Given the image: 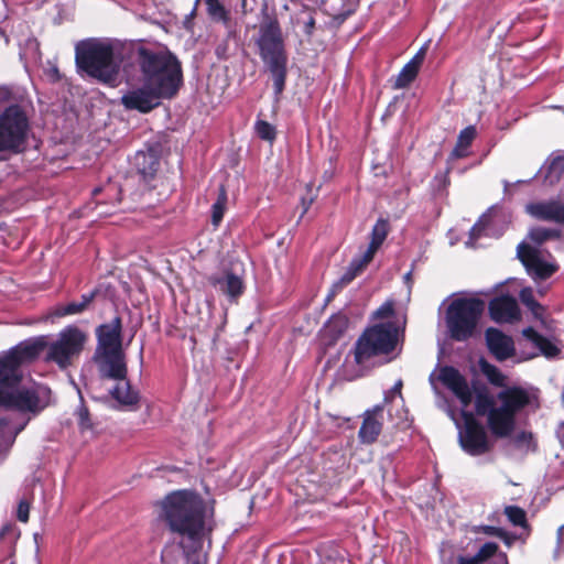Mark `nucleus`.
Returning <instances> with one entry per match:
<instances>
[{
  "mask_svg": "<svg viewBox=\"0 0 564 564\" xmlns=\"http://www.w3.org/2000/svg\"><path fill=\"white\" fill-rule=\"evenodd\" d=\"M206 506L203 498L191 490H176L162 501V518L173 533L186 536L194 550L202 546Z\"/></svg>",
  "mask_w": 564,
  "mask_h": 564,
  "instance_id": "nucleus-4",
  "label": "nucleus"
},
{
  "mask_svg": "<svg viewBox=\"0 0 564 564\" xmlns=\"http://www.w3.org/2000/svg\"><path fill=\"white\" fill-rule=\"evenodd\" d=\"M524 209L528 215L539 221L564 225V203L560 199L531 202Z\"/></svg>",
  "mask_w": 564,
  "mask_h": 564,
  "instance_id": "nucleus-18",
  "label": "nucleus"
},
{
  "mask_svg": "<svg viewBox=\"0 0 564 564\" xmlns=\"http://www.w3.org/2000/svg\"><path fill=\"white\" fill-rule=\"evenodd\" d=\"M481 532L487 535L496 536V538L505 535V530L502 528L494 527V525H482Z\"/></svg>",
  "mask_w": 564,
  "mask_h": 564,
  "instance_id": "nucleus-46",
  "label": "nucleus"
},
{
  "mask_svg": "<svg viewBox=\"0 0 564 564\" xmlns=\"http://www.w3.org/2000/svg\"><path fill=\"white\" fill-rule=\"evenodd\" d=\"M215 53L217 55L218 58L220 59H227L229 57V53H228V42L226 40H224L221 43H219L217 46H216V50H215Z\"/></svg>",
  "mask_w": 564,
  "mask_h": 564,
  "instance_id": "nucleus-47",
  "label": "nucleus"
},
{
  "mask_svg": "<svg viewBox=\"0 0 564 564\" xmlns=\"http://www.w3.org/2000/svg\"><path fill=\"white\" fill-rule=\"evenodd\" d=\"M499 546L495 542H486L476 553L477 558H479L480 563L487 561L491 556L498 553Z\"/></svg>",
  "mask_w": 564,
  "mask_h": 564,
  "instance_id": "nucleus-42",
  "label": "nucleus"
},
{
  "mask_svg": "<svg viewBox=\"0 0 564 564\" xmlns=\"http://www.w3.org/2000/svg\"><path fill=\"white\" fill-rule=\"evenodd\" d=\"M30 130L26 111L20 105H11L0 113V152H22Z\"/></svg>",
  "mask_w": 564,
  "mask_h": 564,
  "instance_id": "nucleus-9",
  "label": "nucleus"
},
{
  "mask_svg": "<svg viewBox=\"0 0 564 564\" xmlns=\"http://www.w3.org/2000/svg\"><path fill=\"white\" fill-rule=\"evenodd\" d=\"M451 155L453 158H464L467 155L466 148H464L463 145H458V143L456 142V145H455L454 150L452 151Z\"/></svg>",
  "mask_w": 564,
  "mask_h": 564,
  "instance_id": "nucleus-50",
  "label": "nucleus"
},
{
  "mask_svg": "<svg viewBox=\"0 0 564 564\" xmlns=\"http://www.w3.org/2000/svg\"><path fill=\"white\" fill-rule=\"evenodd\" d=\"M343 9L339 13L333 14L329 20V25L332 28H338L344 21L356 12L359 7L360 0H341Z\"/></svg>",
  "mask_w": 564,
  "mask_h": 564,
  "instance_id": "nucleus-35",
  "label": "nucleus"
},
{
  "mask_svg": "<svg viewBox=\"0 0 564 564\" xmlns=\"http://www.w3.org/2000/svg\"><path fill=\"white\" fill-rule=\"evenodd\" d=\"M259 55L273 78L275 95H281L288 77V53L283 37H257Z\"/></svg>",
  "mask_w": 564,
  "mask_h": 564,
  "instance_id": "nucleus-10",
  "label": "nucleus"
},
{
  "mask_svg": "<svg viewBox=\"0 0 564 564\" xmlns=\"http://www.w3.org/2000/svg\"><path fill=\"white\" fill-rule=\"evenodd\" d=\"M75 62L79 70L98 82L115 86L120 72L110 44L95 41L94 37L78 41L75 45Z\"/></svg>",
  "mask_w": 564,
  "mask_h": 564,
  "instance_id": "nucleus-5",
  "label": "nucleus"
},
{
  "mask_svg": "<svg viewBox=\"0 0 564 564\" xmlns=\"http://www.w3.org/2000/svg\"><path fill=\"white\" fill-rule=\"evenodd\" d=\"M254 129L261 140L272 143L276 139L275 127L265 120H257Z\"/></svg>",
  "mask_w": 564,
  "mask_h": 564,
  "instance_id": "nucleus-39",
  "label": "nucleus"
},
{
  "mask_svg": "<svg viewBox=\"0 0 564 564\" xmlns=\"http://www.w3.org/2000/svg\"><path fill=\"white\" fill-rule=\"evenodd\" d=\"M160 99H164L163 95L152 87H147V84L143 83L142 87L124 94L121 97V104L126 109L147 113L159 105Z\"/></svg>",
  "mask_w": 564,
  "mask_h": 564,
  "instance_id": "nucleus-15",
  "label": "nucleus"
},
{
  "mask_svg": "<svg viewBox=\"0 0 564 564\" xmlns=\"http://www.w3.org/2000/svg\"><path fill=\"white\" fill-rule=\"evenodd\" d=\"M160 153L154 147H148L145 150H139L130 162V171L121 186L108 184L105 187H96L93 191V197L97 205L107 204L106 199H98L102 193L110 199L112 205L121 203L126 196L132 202H138L145 193L155 187V180L160 169Z\"/></svg>",
  "mask_w": 564,
  "mask_h": 564,
  "instance_id": "nucleus-3",
  "label": "nucleus"
},
{
  "mask_svg": "<svg viewBox=\"0 0 564 564\" xmlns=\"http://www.w3.org/2000/svg\"><path fill=\"white\" fill-rule=\"evenodd\" d=\"M492 564H509L507 554L505 552H500Z\"/></svg>",
  "mask_w": 564,
  "mask_h": 564,
  "instance_id": "nucleus-52",
  "label": "nucleus"
},
{
  "mask_svg": "<svg viewBox=\"0 0 564 564\" xmlns=\"http://www.w3.org/2000/svg\"><path fill=\"white\" fill-rule=\"evenodd\" d=\"M365 269L359 267L355 261H350L346 272L340 276L339 280L333 283L327 294L326 301L330 302L346 285L352 282L358 275H360Z\"/></svg>",
  "mask_w": 564,
  "mask_h": 564,
  "instance_id": "nucleus-30",
  "label": "nucleus"
},
{
  "mask_svg": "<svg viewBox=\"0 0 564 564\" xmlns=\"http://www.w3.org/2000/svg\"><path fill=\"white\" fill-rule=\"evenodd\" d=\"M476 128L474 126H468L465 129H463L457 138L458 145H463L464 148H469L473 143L474 139L476 138Z\"/></svg>",
  "mask_w": 564,
  "mask_h": 564,
  "instance_id": "nucleus-41",
  "label": "nucleus"
},
{
  "mask_svg": "<svg viewBox=\"0 0 564 564\" xmlns=\"http://www.w3.org/2000/svg\"><path fill=\"white\" fill-rule=\"evenodd\" d=\"M202 0H195L193 9L185 17L184 28L187 32H193V20L197 15V9ZM206 6V13L208 18L217 23L227 24L230 21V12L226 9L220 0H203Z\"/></svg>",
  "mask_w": 564,
  "mask_h": 564,
  "instance_id": "nucleus-22",
  "label": "nucleus"
},
{
  "mask_svg": "<svg viewBox=\"0 0 564 564\" xmlns=\"http://www.w3.org/2000/svg\"><path fill=\"white\" fill-rule=\"evenodd\" d=\"M99 372L101 378L117 380L110 390L111 397L123 408L131 411L139 409L140 392L133 389L127 379L128 366L122 350L100 351Z\"/></svg>",
  "mask_w": 564,
  "mask_h": 564,
  "instance_id": "nucleus-8",
  "label": "nucleus"
},
{
  "mask_svg": "<svg viewBox=\"0 0 564 564\" xmlns=\"http://www.w3.org/2000/svg\"><path fill=\"white\" fill-rule=\"evenodd\" d=\"M122 318L115 316L96 328L97 351L122 350Z\"/></svg>",
  "mask_w": 564,
  "mask_h": 564,
  "instance_id": "nucleus-16",
  "label": "nucleus"
},
{
  "mask_svg": "<svg viewBox=\"0 0 564 564\" xmlns=\"http://www.w3.org/2000/svg\"><path fill=\"white\" fill-rule=\"evenodd\" d=\"M471 230H473V232H476V231H477V234H479V232H480V230H481V228H479V227H478V225L476 224V225H474V227H473V229H471Z\"/></svg>",
  "mask_w": 564,
  "mask_h": 564,
  "instance_id": "nucleus-57",
  "label": "nucleus"
},
{
  "mask_svg": "<svg viewBox=\"0 0 564 564\" xmlns=\"http://www.w3.org/2000/svg\"><path fill=\"white\" fill-rule=\"evenodd\" d=\"M458 564H480V561L476 554L474 556H459Z\"/></svg>",
  "mask_w": 564,
  "mask_h": 564,
  "instance_id": "nucleus-49",
  "label": "nucleus"
},
{
  "mask_svg": "<svg viewBox=\"0 0 564 564\" xmlns=\"http://www.w3.org/2000/svg\"><path fill=\"white\" fill-rule=\"evenodd\" d=\"M382 410L381 405H376L364 414L361 426L358 431V437L362 444H373L382 431Z\"/></svg>",
  "mask_w": 564,
  "mask_h": 564,
  "instance_id": "nucleus-23",
  "label": "nucleus"
},
{
  "mask_svg": "<svg viewBox=\"0 0 564 564\" xmlns=\"http://www.w3.org/2000/svg\"><path fill=\"white\" fill-rule=\"evenodd\" d=\"M132 46L147 87L154 88L163 98H173L183 84L180 59L164 45L153 46L140 40Z\"/></svg>",
  "mask_w": 564,
  "mask_h": 564,
  "instance_id": "nucleus-2",
  "label": "nucleus"
},
{
  "mask_svg": "<svg viewBox=\"0 0 564 564\" xmlns=\"http://www.w3.org/2000/svg\"><path fill=\"white\" fill-rule=\"evenodd\" d=\"M402 387H403V382L402 380H398L394 386L391 388L390 392H389V395H386L384 398V401L386 402H389L391 401V399L393 398V395L398 394L400 397H402Z\"/></svg>",
  "mask_w": 564,
  "mask_h": 564,
  "instance_id": "nucleus-48",
  "label": "nucleus"
},
{
  "mask_svg": "<svg viewBox=\"0 0 564 564\" xmlns=\"http://www.w3.org/2000/svg\"><path fill=\"white\" fill-rule=\"evenodd\" d=\"M349 318L346 314L338 312L333 314L322 329V336L326 345H335L347 332Z\"/></svg>",
  "mask_w": 564,
  "mask_h": 564,
  "instance_id": "nucleus-26",
  "label": "nucleus"
},
{
  "mask_svg": "<svg viewBox=\"0 0 564 564\" xmlns=\"http://www.w3.org/2000/svg\"><path fill=\"white\" fill-rule=\"evenodd\" d=\"M7 421L3 420V419H0V435L3 433L6 426H7Z\"/></svg>",
  "mask_w": 564,
  "mask_h": 564,
  "instance_id": "nucleus-55",
  "label": "nucleus"
},
{
  "mask_svg": "<svg viewBox=\"0 0 564 564\" xmlns=\"http://www.w3.org/2000/svg\"><path fill=\"white\" fill-rule=\"evenodd\" d=\"M429 43L430 41L424 44L416 53L415 55L409 61L411 64L415 65L416 67L421 68L424 59H425V55H426V51H427V47H429Z\"/></svg>",
  "mask_w": 564,
  "mask_h": 564,
  "instance_id": "nucleus-45",
  "label": "nucleus"
},
{
  "mask_svg": "<svg viewBox=\"0 0 564 564\" xmlns=\"http://www.w3.org/2000/svg\"><path fill=\"white\" fill-rule=\"evenodd\" d=\"M394 315L393 302L387 301L380 305L371 315L372 319L390 318Z\"/></svg>",
  "mask_w": 564,
  "mask_h": 564,
  "instance_id": "nucleus-43",
  "label": "nucleus"
},
{
  "mask_svg": "<svg viewBox=\"0 0 564 564\" xmlns=\"http://www.w3.org/2000/svg\"><path fill=\"white\" fill-rule=\"evenodd\" d=\"M207 280L212 286L219 288L230 301H237L245 291L242 279L230 271L226 272L224 276L210 275Z\"/></svg>",
  "mask_w": 564,
  "mask_h": 564,
  "instance_id": "nucleus-25",
  "label": "nucleus"
},
{
  "mask_svg": "<svg viewBox=\"0 0 564 564\" xmlns=\"http://www.w3.org/2000/svg\"><path fill=\"white\" fill-rule=\"evenodd\" d=\"M260 35H281V29L275 15L263 14L260 22Z\"/></svg>",
  "mask_w": 564,
  "mask_h": 564,
  "instance_id": "nucleus-37",
  "label": "nucleus"
},
{
  "mask_svg": "<svg viewBox=\"0 0 564 564\" xmlns=\"http://www.w3.org/2000/svg\"><path fill=\"white\" fill-rule=\"evenodd\" d=\"M0 406L7 410L31 413H39L43 409L40 405L39 393L34 389H18V387L0 390Z\"/></svg>",
  "mask_w": 564,
  "mask_h": 564,
  "instance_id": "nucleus-13",
  "label": "nucleus"
},
{
  "mask_svg": "<svg viewBox=\"0 0 564 564\" xmlns=\"http://www.w3.org/2000/svg\"><path fill=\"white\" fill-rule=\"evenodd\" d=\"M488 350L498 361H505L516 354L513 339L500 329L489 327L485 332Z\"/></svg>",
  "mask_w": 564,
  "mask_h": 564,
  "instance_id": "nucleus-19",
  "label": "nucleus"
},
{
  "mask_svg": "<svg viewBox=\"0 0 564 564\" xmlns=\"http://www.w3.org/2000/svg\"><path fill=\"white\" fill-rule=\"evenodd\" d=\"M398 345V328L391 322L368 326L357 338L351 354L359 367L368 366L372 359L391 355Z\"/></svg>",
  "mask_w": 564,
  "mask_h": 564,
  "instance_id": "nucleus-6",
  "label": "nucleus"
},
{
  "mask_svg": "<svg viewBox=\"0 0 564 564\" xmlns=\"http://www.w3.org/2000/svg\"><path fill=\"white\" fill-rule=\"evenodd\" d=\"M30 505L25 500H21L18 505L17 519L21 522L29 521Z\"/></svg>",
  "mask_w": 564,
  "mask_h": 564,
  "instance_id": "nucleus-44",
  "label": "nucleus"
},
{
  "mask_svg": "<svg viewBox=\"0 0 564 564\" xmlns=\"http://www.w3.org/2000/svg\"><path fill=\"white\" fill-rule=\"evenodd\" d=\"M529 437H531V433L521 432L520 434H518L517 441L522 443V442L527 441V438H529Z\"/></svg>",
  "mask_w": 564,
  "mask_h": 564,
  "instance_id": "nucleus-53",
  "label": "nucleus"
},
{
  "mask_svg": "<svg viewBox=\"0 0 564 564\" xmlns=\"http://www.w3.org/2000/svg\"><path fill=\"white\" fill-rule=\"evenodd\" d=\"M390 231V225L387 219L379 218L372 227L370 242L367 250L360 257L352 259L359 267L366 269L373 260L376 252L382 246Z\"/></svg>",
  "mask_w": 564,
  "mask_h": 564,
  "instance_id": "nucleus-21",
  "label": "nucleus"
},
{
  "mask_svg": "<svg viewBox=\"0 0 564 564\" xmlns=\"http://www.w3.org/2000/svg\"><path fill=\"white\" fill-rule=\"evenodd\" d=\"M437 379L463 406H468L474 399L476 414L487 416L490 432L500 438L511 435L516 429L517 415L534 399L525 388L518 384L507 386L495 398L487 383L473 379L469 384L467 378L454 366H442Z\"/></svg>",
  "mask_w": 564,
  "mask_h": 564,
  "instance_id": "nucleus-1",
  "label": "nucleus"
},
{
  "mask_svg": "<svg viewBox=\"0 0 564 564\" xmlns=\"http://www.w3.org/2000/svg\"><path fill=\"white\" fill-rule=\"evenodd\" d=\"M419 72V67L408 62L398 74L394 88L401 89L410 86V84L417 77Z\"/></svg>",
  "mask_w": 564,
  "mask_h": 564,
  "instance_id": "nucleus-33",
  "label": "nucleus"
},
{
  "mask_svg": "<svg viewBox=\"0 0 564 564\" xmlns=\"http://www.w3.org/2000/svg\"><path fill=\"white\" fill-rule=\"evenodd\" d=\"M240 12L242 15H247V0H240Z\"/></svg>",
  "mask_w": 564,
  "mask_h": 564,
  "instance_id": "nucleus-54",
  "label": "nucleus"
},
{
  "mask_svg": "<svg viewBox=\"0 0 564 564\" xmlns=\"http://www.w3.org/2000/svg\"><path fill=\"white\" fill-rule=\"evenodd\" d=\"M46 348V337L37 336L19 343L6 354L21 369L22 365L35 361Z\"/></svg>",
  "mask_w": 564,
  "mask_h": 564,
  "instance_id": "nucleus-17",
  "label": "nucleus"
},
{
  "mask_svg": "<svg viewBox=\"0 0 564 564\" xmlns=\"http://www.w3.org/2000/svg\"><path fill=\"white\" fill-rule=\"evenodd\" d=\"M481 373L486 377L488 383L502 390L508 386V376L505 375L497 366L490 364L486 358L478 360Z\"/></svg>",
  "mask_w": 564,
  "mask_h": 564,
  "instance_id": "nucleus-29",
  "label": "nucleus"
},
{
  "mask_svg": "<svg viewBox=\"0 0 564 564\" xmlns=\"http://www.w3.org/2000/svg\"><path fill=\"white\" fill-rule=\"evenodd\" d=\"M505 514L508 520L517 527L527 528L528 519L524 509L518 506H507L505 508Z\"/></svg>",
  "mask_w": 564,
  "mask_h": 564,
  "instance_id": "nucleus-36",
  "label": "nucleus"
},
{
  "mask_svg": "<svg viewBox=\"0 0 564 564\" xmlns=\"http://www.w3.org/2000/svg\"><path fill=\"white\" fill-rule=\"evenodd\" d=\"M227 204V192L224 186L219 187L216 202L212 205V224L218 227L223 221Z\"/></svg>",
  "mask_w": 564,
  "mask_h": 564,
  "instance_id": "nucleus-34",
  "label": "nucleus"
},
{
  "mask_svg": "<svg viewBox=\"0 0 564 564\" xmlns=\"http://www.w3.org/2000/svg\"><path fill=\"white\" fill-rule=\"evenodd\" d=\"M87 341V335L77 326H67L59 333L58 339L48 347L44 360L54 362L59 369L68 368L78 358Z\"/></svg>",
  "mask_w": 564,
  "mask_h": 564,
  "instance_id": "nucleus-11",
  "label": "nucleus"
},
{
  "mask_svg": "<svg viewBox=\"0 0 564 564\" xmlns=\"http://www.w3.org/2000/svg\"><path fill=\"white\" fill-rule=\"evenodd\" d=\"M21 369L9 358L7 354L0 356V390L17 388L22 381Z\"/></svg>",
  "mask_w": 564,
  "mask_h": 564,
  "instance_id": "nucleus-27",
  "label": "nucleus"
},
{
  "mask_svg": "<svg viewBox=\"0 0 564 564\" xmlns=\"http://www.w3.org/2000/svg\"><path fill=\"white\" fill-rule=\"evenodd\" d=\"M520 299L522 303L532 312L534 317L542 318L544 307L534 299L530 290H522L520 293Z\"/></svg>",
  "mask_w": 564,
  "mask_h": 564,
  "instance_id": "nucleus-38",
  "label": "nucleus"
},
{
  "mask_svg": "<svg viewBox=\"0 0 564 564\" xmlns=\"http://www.w3.org/2000/svg\"><path fill=\"white\" fill-rule=\"evenodd\" d=\"M562 238V230L557 228L533 227L528 232V239L533 243L541 246L549 240H558Z\"/></svg>",
  "mask_w": 564,
  "mask_h": 564,
  "instance_id": "nucleus-32",
  "label": "nucleus"
},
{
  "mask_svg": "<svg viewBox=\"0 0 564 564\" xmlns=\"http://www.w3.org/2000/svg\"><path fill=\"white\" fill-rule=\"evenodd\" d=\"M292 23L295 33L312 34L315 25L314 11L308 8L302 9L293 17Z\"/></svg>",
  "mask_w": 564,
  "mask_h": 564,
  "instance_id": "nucleus-31",
  "label": "nucleus"
},
{
  "mask_svg": "<svg viewBox=\"0 0 564 564\" xmlns=\"http://www.w3.org/2000/svg\"><path fill=\"white\" fill-rule=\"evenodd\" d=\"M302 203L304 205L303 214H305L308 210V207H310L312 202L310 200L308 203H306L305 199H303Z\"/></svg>",
  "mask_w": 564,
  "mask_h": 564,
  "instance_id": "nucleus-56",
  "label": "nucleus"
},
{
  "mask_svg": "<svg viewBox=\"0 0 564 564\" xmlns=\"http://www.w3.org/2000/svg\"><path fill=\"white\" fill-rule=\"evenodd\" d=\"M80 405L76 412L78 427L82 432L93 430L94 423L89 409L85 404L83 397H80Z\"/></svg>",
  "mask_w": 564,
  "mask_h": 564,
  "instance_id": "nucleus-40",
  "label": "nucleus"
},
{
  "mask_svg": "<svg viewBox=\"0 0 564 564\" xmlns=\"http://www.w3.org/2000/svg\"><path fill=\"white\" fill-rule=\"evenodd\" d=\"M517 257L529 272H533L539 279L551 278L556 267L542 260L539 250L527 242H520L517 247Z\"/></svg>",
  "mask_w": 564,
  "mask_h": 564,
  "instance_id": "nucleus-14",
  "label": "nucleus"
},
{
  "mask_svg": "<svg viewBox=\"0 0 564 564\" xmlns=\"http://www.w3.org/2000/svg\"><path fill=\"white\" fill-rule=\"evenodd\" d=\"M464 429L459 432V445L470 456H480L491 449L487 432L470 412H464Z\"/></svg>",
  "mask_w": 564,
  "mask_h": 564,
  "instance_id": "nucleus-12",
  "label": "nucleus"
},
{
  "mask_svg": "<svg viewBox=\"0 0 564 564\" xmlns=\"http://www.w3.org/2000/svg\"><path fill=\"white\" fill-rule=\"evenodd\" d=\"M499 539H501L507 546H511L516 540V538L511 534H509L506 530H505V535L502 536H498Z\"/></svg>",
  "mask_w": 564,
  "mask_h": 564,
  "instance_id": "nucleus-51",
  "label": "nucleus"
},
{
  "mask_svg": "<svg viewBox=\"0 0 564 564\" xmlns=\"http://www.w3.org/2000/svg\"><path fill=\"white\" fill-rule=\"evenodd\" d=\"M489 316L496 323H511L521 316L518 302L510 295L494 297L488 305Z\"/></svg>",
  "mask_w": 564,
  "mask_h": 564,
  "instance_id": "nucleus-20",
  "label": "nucleus"
},
{
  "mask_svg": "<svg viewBox=\"0 0 564 564\" xmlns=\"http://www.w3.org/2000/svg\"><path fill=\"white\" fill-rule=\"evenodd\" d=\"M486 304L479 297H458L446 308L445 324L451 339L467 341L476 335Z\"/></svg>",
  "mask_w": 564,
  "mask_h": 564,
  "instance_id": "nucleus-7",
  "label": "nucleus"
},
{
  "mask_svg": "<svg viewBox=\"0 0 564 564\" xmlns=\"http://www.w3.org/2000/svg\"><path fill=\"white\" fill-rule=\"evenodd\" d=\"M99 293L100 290L95 288L90 292L82 294L78 301H72L66 304H58L54 307L52 315L55 317H64L68 315H78L89 311L93 307L94 302Z\"/></svg>",
  "mask_w": 564,
  "mask_h": 564,
  "instance_id": "nucleus-24",
  "label": "nucleus"
},
{
  "mask_svg": "<svg viewBox=\"0 0 564 564\" xmlns=\"http://www.w3.org/2000/svg\"><path fill=\"white\" fill-rule=\"evenodd\" d=\"M523 336L534 344L536 348L547 358H554L560 349L549 338L538 333L533 327L524 328Z\"/></svg>",
  "mask_w": 564,
  "mask_h": 564,
  "instance_id": "nucleus-28",
  "label": "nucleus"
}]
</instances>
